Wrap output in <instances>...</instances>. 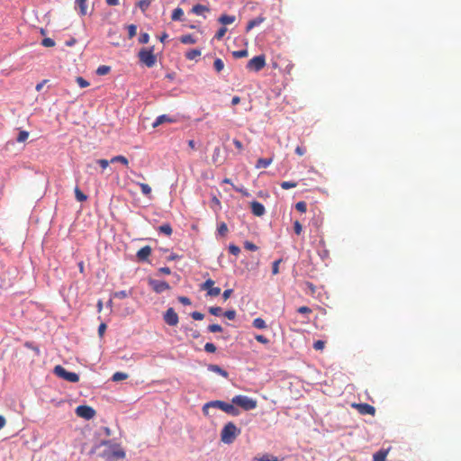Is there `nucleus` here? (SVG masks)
I'll list each match as a JSON object with an SVG mask.
<instances>
[{
	"label": "nucleus",
	"mask_w": 461,
	"mask_h": 461,
	"mask_svg": "<svg viewBox=\"0 0 461 461\" xmlns=\"http://www.w3.org/2000/svg\"><path fill=\"white\" fill-rule=\"evenodd\" d=\"M240 433V429L233 422H228L221 432V440L225 444H231Z\"/></svg>",
	"instance_id": "f257e3e1"
},
{
	"label": "nucleus",
	"mask_w": 461,
	"mask_h": 461,
	"mask_svg": "<svg viewBox=\"0 0 461 461\" xmlns=\"http://www.w3.org/2000/svg\"><path fill=\"white\" fill-rule=\"evenodd\" d=\"M138 58L140 61L148 68L154 67L157 62V58L154 54V47L149 49L142 48L138 53Z\"/></svg>",
	"instance_id": "f03ea898"
},
{
	"label": "nucleus",
	"mask_w": 461,
	"mask_h": 461,
	"mask_svg": "<svg viewBox=\"0 0 461 461\" xmlns=\"http://www.w3.org/2000/svg\"><path fill=\"white\" fill-rule=\"evenodd\" d=\"M231 402L245 411H250L257 407V401L245 395H237L232 398Z\"/></svg>",
	"instance_id": "7ed1b4c3"
},
{
	"label": "nucleus",
	"mask_w": 461,
	"mask_h": 461,
	"mask_svg": "<svg viewBox=\"0 0 461 461\" xmlns=\"http://www.w3.org/2000/svg\"><path fill=\"white\" fill-rule=\"evenodd\" d=\"M54 373L59 377H61L64 380L71 382V383H77L79 381V376L77 374L68 372L61 366H56L54 368Z\"/></svg>",
	"instance_id": "20e7f679"
},
{
	"label": "nucleus",
	"mask_w": 461,
	"mask_h": 461,
	"mask_svg": "<svg viewBox=\"0 0 461 461\" xmlns=\"http://www.w3.org/2000/svg\"><path fill=\"white\" fill-rule=\"evenodd\" d=\"M266 66V58L264 55H259L252 58L247 64V68L250 71L258 72Z\"/></svg>",
	"instance_id": "39448f33"
},
{
	"label": "nucleus",
	"mask_w": 461,
	"mask_h": 461,
	"mask_svg": "<svg viewBox=\"0 0 461 461\" xmlns=\"http://www.w3.org/2000/svg\"><path fill=\"white\" fill-rule=\"evenodd\" d=\"M76 414L85 420H91L95 415V411L87 405H79L76 409Z\"/></svg>",
	"instance_id": "423d86ee"
},
{
	"label": "nucleus",
	"mask_w": 461,
	"mask_h": 461,
	"mask_svg": "<svg viewBox=\"0 0 461 461\" xmlns=\"http://www.w3.org/2000/svg\"><path fill=\"white\" fill-rule=\"evenodd\" d=\"M352 406L362 415L375 414V408L368 403H355Z\"/></svg>",
	"instance_id": "0eeeda50"
},
{
	"label": "nucleus",
	"mask_w": 461,
	"mask_h": 461,
	"mask_svg": "<svg viewBox=\"0 0 461 461\" xmlns=\"http://www.w3.org/2000/svg\"><path fill=\"white\" fill-rule=\"evenodd\" d=\"M164 321L167 324L170 326H176L178 323V315L176 314L173 308H169L167 310L164 315Z\"/></svg>",
	"instance_id": "6e6552de"
},
{
	"label": "nucleus",
	"mask_w": 461,
	"mask_h": 461,
	"mask_svg": "<svg viewBox=\"0 0 461 461\" xmlns=\"http://www.w3.org/2000/svg\"><path fill=\"white\" fill-rule=\"evenodd\" d=\"M214 285V281L212 279H207L202 285V289L208 290V295L210 296H218L221 294V288L212 287Z\"/></svg>",
	"instance_id": "1a4fd4ad"
},
{
	"label": "nucleus",
	"mask_w": 461,
	"mask_h": 461,
	"mask_svg": "<svg viewBox=\"0 0 461 461\" xmlns=\"http://www.w3.org/2000/svg\"><path fill=\"white\" fill-rule=\"evenodd\" d=\"M149 285L156 293H162L170 289L169 285L165 281L150 280Z\"/></svg>",
	"instance_id": "9d476101"
},
{
	"label": "nucleus",
	"mask_w": 461,
	"mask_h": 461,
	"mask_svg": "<svg viewBox=\"0 0 461 461\" xmlns=\"http://www.w3.org/2000/svg\"><path fill=\"white\" fill-rule=\"evenodd\" d=\"M224 403H225V402H222V401L209 402L203 405V411L205 415H209L210 408L217 407V408L222 410Z\"/></svg>",
	"instance_id": "9b49d317"
},
{
	"label": "nucleus",
	"mask_w": 461,
	"mask_h": 461,
	"mask_svg": "<svg viewBox=\"0 0 461 461\" xmlns=\"http://www.w3.org/2000/svg\"><path fill=\"white\" fill-rule=\"evenodd\" d=\"M250 207L253 214L256 216H262L265 213V207L257 201L252 202Z\"/></svg>",
	"instance_id": "f8f14e48"
},
{
	"label": "nucleus",
	"mask_w": 461,
	"mask_h": 461,
	"mask_svg": "<svg viewBox=\"0 0 461 461\" xmlns=\"http://www.w3.org/2000/svg\"><path fill=\"white\" fill-rule=\"evenodd\" d=\"M150 254H151V248L149 246H145V247L141 248L137 252V257H138L139 260L145 261L148 259V258L150 256Z\"/></svg>",
	"instance_id": "ddd939ff"
},
{
	"label": "nucleus",
	"mask_w": 461,
	"mask_h": 461,
	"mask_svg": "<svg viewBox=\"0 0 461 461\" xmlns=\"http://www.w3.org/2000/svg\"><path fill=\"white\" fill-rule=\"evenodd\" d=\"M221 411L233 416H237L240 414L239 409L235 407L233 403L231 404L225 402Z\"/></svg>",
	"instance_id": "4468645a"
},
{
	"label": "nucleus",
	"mask_w": 461,
	"mask_h": 461,
	"mask_svg": "<svg viewBox=\"0 0 461 461\" xmlns=\"http://www.w3.org/2000/svg\"><path fill=\"white\" fill-rule=\"evenodd\" d=\"M175 122V120H173L172 118L168 117L166 114H162V115H159L158 117H157L155 122L152 123V126H153V128H156L164 122Z\"/></svg>",
	"instance_id": "2eb2a0df"
},
{
	"label": "nucleus",
	"mask_w": 461,
	"mask_h": 461,
	"mask_svg": "<svg viewBox=\"0 0 461 461\" xmlns=\"http://www.w3.org/2000/svg\"><path fill=\"white\" fill-rule=\"evenodd\" d=\"M236 17L234 15L222 14L218 19L219 23L223 25L231 24L235 22Z\"/></svg>",
	"instance_id": "dca6fc26"
},
{
	"label": "nucleus",
	"mask_w": 461,
	"mask_h": 461,
	"mask_svg": "<svg viewBox=\"0 0 461 461\" xmlns=\"http://www.w3.org/2000/svg\"><path fill=\"white\" fill-rule=\"evenodd\" d=\"M388 450L381 449L373 455V461H386Z\"/></svg>",
	"instance_id": "f3484780"
},
{
	"label": "nucleus",
	"mask_w": 461,
	"mask_h": 461,
	"mask_svg": "<svg viewBox=\"0 0 461 461\" xmlns=\"http://www.w3.org/2000/svg\"><path fill=\"white\" fill-rule=\"evenodd\" d=\"M208 369L212 372H214V373H217V374L222 375L225 378L228 377V373L217 365H209Z\"/></svg>",
	"instance_id": "a211bd4d"
},
{
	"label": "nucleus",
	"mask_w": 461,
	"mask_h": 461,
	"mask_svg": "<svg viewBox=\"0 0 461 461\" xmlns=\"http://www.w3.org/2000/svg\"><path fill=\"white\" fill-rule=\"evenodd\" d=\"M86 0H76L75 4L79 8V14L80 15H86Z\"/></svg>",
	"instance_id": "6ab92c4d"
},
{
	"label": "nucleus",
	"mask_w": 461,
	"mask_h": 461,
	"mask_svg": "<svg viewBox=\"0 0 461 461\" xmlns=\"http://www.w3.org/2000/svg\"><path fill=\"white\" fill-rule=\"evenodd\" d=\"M131 294H132V289H130V290H122V291L115 292L113 294V296L114 298L123 299Z\"/></svg>",
	"instance_id": "aec40b11"
},
{
	"label": "nucleus",
	"mask_w": 461,
	"mask_h": 461,
	"mask_svg": "<svg viewBox=\"0 0 461 461\" xmlns=\"http://www.w3.org/2000/svg\"><path fill=\"white\" fill-rule=\"evenodd\" d=\"M180 41L183 44H194L196 42V39L191 34H185L180 37Z\"/></svg>",
	"instance_id": "412c9836"
},
{
	"label": "nucleus",
	"mask_w": 461,
	"mask_h": 461,
	"mask_svg": "<svg viewBox=\"0 0 461 461\" xmlns=\"http://www.w3.org/2000/svg\"><path fill=\"white\" fill-rule=\"evenodd\" d=\"M209 8L203 5H195L192 8V12L197 15H201L203 12H208Z\"/></svg>",
	"instance_id": "4be33fe9"
},
{
	"label": "nucleus",
	"mask_w": 461,
	"mask_h": 461,
	"mask_svg": "<svg viewBox=\"0 0 461 461\" xmlns=\"http://www.w3.org/2000/svg\"><path fill=\"white\" fill-rule=\"evenodd\" d=\"M199 56H201V50L197 49L190 50L185 53V58L189 60H193Z\"/></svg>",
	"instance_id": "5701e85b"
},
{
	"label": "nucleus",
	"mask_w": 461,
	"mask_h": 461,
	"mask_svg": "<svg viewBox=\"0 0 461 461\" xmlns=\"http://www.w3.org/2000/svg\"><path fill=\"white\" fill-rule=\"evenodd\" d=\"M271 158H259L257 161L256 167L257 168H266L271 163Z\"/></svg>",
	"instance_id": "b1692460"
},
{
	"label": "nucleus",
	"mask_w": 461,
	"mask_h": 461,
	"mask_svg": "<svg viewBox=\"0 0 461 461\" xmlns=\"http://www.w3.org/2000/svg\"><path fill=\"white\" fill-rule=\"evenodd\" d=\"M183 15H184V12H183L182 8L177 7L173 11L171 18L173 21H180L182 19Z\"/></svg>",
	"instance_id": "393cba45"
},
{
	"label": "nucleus",
	"mask_w": 461,
	"mask_h": 461,
	"mask_svg": "<svg viewBox=\"0 0 461 461\" xmlns=\"http://www.w3.org/2000/svg\"><path fill=\"white\" fill-rule=\"evenodd\" d=\"M128 378V375L126 373H122V372H116L113 375V382H120V381H122V380H125Z\"/></svg>",
	"instance_id": "a878e982"
},
{
	"label": "nucleus",
	"mask_w": 461,
	"mask_h": 461,
	"mask_svg": "<svg viewBox=\"0 0 461 461\" xmlns=\"http://www.w3.org/2000/svg\"><path fill=\"white\" fill-rule=\"evenodd\" d=\"M76 198L79 202H85L87 199V196L80 190L78 186L75 188Z\"/></svg>",
	"instance_id": "bb28decb"
},
{
	"label": "nucleus",
	"mask_w": 461,
	"mask_h": 461,
	"mask_svg": "<svg viewBox=\"0 0 461 461\" xmlns=\"http://www.w3.org/2000/svg\"><path fill=\"white\" fill-rule=\"evenodd\" d=\"M213 68L216 72L220 73L224 68V63L223 61L217 58L213 62Z\"/></svg>",
	"instance_id": "cd10ccee"
},
{
	"label": "nucleus",
	"mask_w": 461,
	"mask_h": 461,
	"mask_svg": "<svg viewBox=\"0 0 461 461\" xmlns=\"http://www.w3.org/2000/svg\"><path fill=\"white\" fill-rule=\"evenodd\" d=\"M158 230L167 236H170L172 234V228L167 223L159 226Z\"/></svg>",
	"instance_id": "c85d7f7f"
},
{
	"label": "nucleus",
	"mask_w": 461,
	"mask_h": 461,
	"mask_svg": "<svg viewBox=\"0 0 461 461\" xmlns=\"http://www.w3.org/2000/svg\"><path fill=\"white\" fill-rule=\"evenodd\" d=\"M253 326L257 329H265L267 327L266 322L261 318H257L253 321Z\"/></svg>",
	"instance_id": "c756f323"
},
{
	"label": "nucleus",
	"mask_w": 461,
	"mask_h": 461,
	"mask_svg": "<svg viewBox=\"0 0 461 461\" xmlns=\"http://www.w3.org/2000/svg\"><path fill=\"white\" fill-rule=\"evenodd\" d=\"M111 68L109 66H100L96 70V74L99 76H104L110 72Z\"/></svg>",
	"instance_id": "7c9ffc66"
},
{
	"label": "nucleus",
	"mask_w": 461,
	"mask_h": 461,
	"mask_svg": "<svg viewBox=\"0 0 461 461\" xmlns=\"http://www.w3.org/2000/svg\"><path fill=\"white\" fill-rule=\"evenodd\" d=\"M248 55H249V52L247 50H236V51L232 52V56L236 59L245 58Z\"/></svg>",
	"instance_id": "2f4dec72"
},
{
	"label": "nucleus",
	"mask_w": 461,
	"mask_h": 461,
	"mask_svg": "<svg viewBox=\"0 0 461 461\" xmlns=\"http://www.w3.org/2000/svg\"><path fill=\"white\" fill-rule=\"evenodd\" d=\"M325 345H326V341L324 340H316L314 343H313V348L315 350H318V351H322L325 348Z\"/></svg>",
	"instance_id": "473e14b6"
},
{
	"label": "nucleus",
	"mask_w": 461,
	"mask_h": 461,
	"mask_svg": "<svg viewBox=\"0 0 461 461\" xmlns=\"http://www.w3.org/2000/svg\"><path fill=\"white\" fill-rule=\"evenodd\" d=\"M295 209L300 212H305L307 211V203L303 201L298 202L295 204Z\"/></svg>",
	"instance_id": "72a5a7b5"
},
{
	"label": "nucleus",
	"mask_w": 461,
	"mask_h": 461,
	"mask_svg": "<svg viewBox=\"0 0 461 461\" xmlns=\"http://www.w3.org/2000/svg\"><path fill=\"white\" fill-rule=\"evenodd\" d=\"M29 137V132L26 131H21L17 136V141L18 142H23L25 141Z\"/></svg>",
	"instance_id": "f704fd0d"
},
{
	"label": "nucleus",
	"mask_w": 461,
	"mask_h": 461,
	"mask_svg": "<svg viewBox=\"0 0 461 461\" xmlns=\"http://www.w3.org/2000/svg\"><path fill=\"white\" fill-rule=\"evenodd\" d=\"M149 5H150L149 0H140L138 3V6L141 9L142 12H145L149 8Z\"/></svg>",
	"instance_id": "c9c22d12"
},
{
	"label": "nucleus",
	"mask_w": 461,
	"mask_h": 461,
	"mask_svg": "<svg viewBox=\"0 0 461 461\" xmlns=\"http://www.w3.org/2000/svg\"><path fill=\"white\" fill-rule=\"evenodd\" d=\"M111 163L121 162L124 165L128 164V159L123 156H116L110 160Z\"/></svg>",
	"instance_id": "e433bc0d"
},
{
	"label": "nucleus",
	"mask_w": 461,
	"mask_h": 461,
	"mask_svg": "<svg viewBox=\"0 0 461 461\" xmlns=\"http://www.w3.org/2000/svg\"><path fill=\"white\" fill-rule=\"evenodd\" d=\"M227 32V28L226 27H221L218 32H216L214 38L217 39L218 41L221 40L223 38V36L225 35V33Z\"/></svg>",
	"instance_id": "4c0bfd02"
},
{
	"label": "nucleus",
	"mask_w": 461,
	"mask_h": 461,
	"mask_svg": "<svg viewBox=\"0 0 461 461\" xmlns=\"http://www.w3.org/2000/svg\"><path fill=\"white\" fill-rule=\"evenodd\" d=\"M208 330L210 332H221L222 331V328L219 324H212L208 326Z\"/></svg>",
	"instance_id": "58836bf2"
},
{
	"label": "nucleus",
	"mask_w": 461,
	"mask_h": 461,
	"mask_svg": "<svg viewBox=\"0 0 461 461\" xmlns=\"http://www.w3.org/2000/svg\"><path fill=\"white\" fill-rule=\"evenodd\" d=\"M149 41V33L147 32H142L140 35V38H139V41L140 43H142V44H146L148 43Z\"/></svg>",
	"instance_id": "ea45409f"
},
{
	"label": "nucleus",
	"mask_w": 461,
	"mask_h": 461,
	"mask_svg": "<svg viewBox=\"0 0 461 461\" xmlns=\"http://www.w3.org/2000/svg\"><path fill=\"white\" fill-rule=\"evenodd\" d=\"M227 231H228V227H227L226 223L221 222L218 227L219 234H221V236H224L227 233Z\"/></svg>",
	"instance_id": "a19ab883"
},
{
	"label": "nucleus",
	"mask_w": 461,
	"mask_h": 461,
	"mask_svg": "<svg viewBox=\"0 0 461 461\" xmlns=\"http://www.w3.org/2000/svg\"><path fill=\"white\" fill-rule=\"evenodd\" d=\"M41 44L44 47H53L55 46V41L50 38H44L41 41Z\"/></svg>",
	"instance_id": "79ce46f5"
},
{
	"label": "nucleus",
	"mask_w": 461,
	"mask_h": 461,
	"mask_svg": "<svg viewBox=\"0 0 461 461\" xmlns=\"http://www.w3.org/2000/svg\"><path fill=\"white\" fill-rule=\"evenodd\" d=\"M77 83L78 84V86L82 88L84 87H86L89 86V82L86 81L85 78L81 77H77Z\"/></svg>",
	"instance_id": "37998d69"
},
{
	"label": "nucleus",
	"mask_w": 461,
	"mask_h": 461,
	"mask_svg": "<svg viewBox=\"0 0 461 461\" xmlns=\"http://www.w3.org/2000/svg\"><path fill=\"white\" fill-rule=\"evenodd\" d=\"M204 350L208 353H214L216 351V347L212 343H206L204 345Z\"/></svg>",
	"instance_id": "c03bdc74"
},
{
	"label": "nucleus",
	"mask_w": 461,
	"mask_h": 461,
	"mask_svg": "<svg viewBox=\"0 0 461 461\" xmlns=\"http://www.w3.org/2000/svg\"><path fill=\"white\" fill-rule=\"evenodd\" d=\"M244 248L248 250L256 251L258 249V247L250 242V241H245L244 242Z\"/></svg>",
	"instance_id": "a18cd8bd"
},
{
	"label": "nucleus",
	"mask_w": 461,
	"mask_h": 461,
	"mask_svg": "<svg viewBox=\"0 0 461 461\" xmlns=\"http://www.w3.org/2000/svg\"><path fill=\"white\" fill-rule=\"evenodd\" d=\"M209 312L214 316H219L221 313V308L218 306L210 307Z\"/></svg>",
	"instance_id": "49530a36"
},
{
	"label": "nucleus",
	"mask_w": 461,
	"mask_h": 461,
	"mask_svg": "<svg viewBox=\"0 0 461 461\" xmlns=\"http://www.w3.org/2000/svg\"><path fill=\"white\" fill-rule=\"evenodd\" d=\"M129 38H133L137 33V27L134 24H131L128 27Z\"/></svg>",
	"instance_id": "de8ad7c7"
},
{
	"label": "nucleus",
	"mask_w": 461,
	"mask_h": 461,
	"mask_svg": "<svg viewBox=\"0 0 461 461\" xmlns=\"http://www.w3.org/2000/svg\"><path fill=\"white\" fill-rule=\"evenodd\" d=\"M258 461H277V458L270 456V455H265L260 458H255Z\"/></svg>",
	"instance_id": "09e8293b"
},
{
	"label": "nucleus",
	"mask_w": 461,
	"mask_h": 461,
	"mask_svg": "<svg viewBox=\"0 0 461 461\" xmlns=\"http://www.w3.org/2000/svg\"><path fill=\"white\" fill-rule=\"evenodd\" d=\"M294 232L297 235H300L302 233V231H303V227H302L301 223L298 221H294Z\"/></svg>",
	"instance_id": "8fccbe9b"
},
{
	"label": "nucleus",
	"mask_w": 461,
	"mask_h": 461,
	"mask_svg": "<svg viewBox=\"0 0 461 461\" xmlns=\"http://www.w3.org/2000/svg\"><path fill=\"white\" fill-rule=\"evenodd\" d=\"M229 250L232 255H235V256L239 255V253L240 252V248L233 244L229 246Z\"/></svg>",
	"instance_id": "3c124183"
},
{
	"label": "nucleus",
	"mask_w": 461,
	"mask_h": 461,
	"mask_svg": "<svg viewBox=\"0 0 461 461\" xmlns=\"http://www.w3.org/2000/svg\"><path fill=\"white\" fill-rule=\"evenodd\" d=\"M224 316L229 320H234L236 317V312L234 310H228L224 312Z\"/></svg>",
	"instance_id": "603ef678"
},
{
	"label": "nucleus",
	"mask_w": 461,
	"mask_h": 461,
	"mask_svg": "<svg viewBox=\"0 0 461 461\" xmlns=\"http://www.w3.org/2000/svg\"><path fill=\"white\" fill-rule=\"evenodd\" d=\"M261 23V20H252L249 21L247 25V31L251 30L253 27L258 25Z\"/></svg>",
	"instance_id": "864d4df0"
},
{
	"label": "nucleus",
	"mask_w": 461,
	"mask_h": 461,
	"mask_svg": "<svg viewBox=\"0 0 461 461\" xmlns=\"http://www.w3.org/2000/svg\"><path fill=\"white\" fill-rule=\"evenodd\" d=\"M191 316L195 321H201V320L203 319V314L202 312H192Z\"/></svg>",
	"instance_id": "5fc2aeb1"
},
{
	"label": "nucleus",
	"mask_w": 461,
	"mask_h": 461,
	"mask_svg": "<svg viewBox=\"0 0 461 461\" xmlns=\"http://www.w3.org/2000/svg\"><path fill=\"white\" fill-rule=\"evenodd\" d=\"M140 188L143 194H149L151 192V188L147 184H140Z\"/></svg>",
	"instance_id": "6e6d98bb"
},
{
	"label": "nucleus",
	"mask_w": 461,
	"mask_h": 461,
	"mask_svg": "<svg viewBox=\"0 0 461 461\" xmlns=\"http://www.w3.org/2000/svg\"><path fill=\"white\" fill-rule=\"evenodd\" d=\"M95 163L99 164L101 166L102 169H105L109 165V161L106 159H98L95 161Z\"/></svg>",
	"instance_id": "4d7b16f0"
},
{
	"label": "nucleus",
	"mask_w": 461,
	"mask_h": 461,
	"mask_svg": "<svg viewBox=\"0 0 461 461\" xmlns=\"http://www.w3.org/2000/svg\"><path fill=\"white\" fill-rule=\"evenodd\" d=\"M178 301L183 303L184 305H190L191 304V301L189 298L185 297V296H179L178 297Z\"/></svg>",
	"instance_id": "13d9d810"
},
{
	"label": "nucleus",
	"mask_w": 461,
	"mask_h": 461,
	"mask_svg": "<svg viewBox=\"0 0 461 461\" xmlns=\"http://www.w3.org/2000/svg\"><path fill=\"white\" fill-rule=\"evenodd\" d=\"M106 330V324L101 323L98 327V334L100 337H103Z\"/></svg>",
	"instance_id": "bf43d9fd"
},
{
	"label": "nucleus",
	"mask_w": 461,
	"mask_h": 461,
	"mask_svg": "<svg viewBox=\"0 0 461 461\" xmlns=\"http://www.w3.org/2000/svg\"><path fill=\"white\" fill-rule=\"evenodd\" d=\"M255 338L260 343H263V344L268 343V339L266 337H264L263 335H257Z\"/></svg>",
	"instance_id": "052dcab7"
},
{
	"label": "nucleus",
	"mask_w": 461,
	"mask_h": 461,
	"mask_svg": "<svg viewBox=\"0 0 461 461\" xmlns=\"http://www.w3.org/2000/svg\"><path fill=\"white\" fill-rule=\"evenodd\" d=\"M280 262H281V259H278L274 262L273 267H272V272L274 275H276L278 273V265Z\"/></svg>",
	"instance_id": "680f3d73"
},
{
	"label": "nucleus",
	"mask_w": 461,
	"mask_h": 461,
	"mask_svg": "<svg viewBox=\"0 0 461 461\" xmlns=\"http://www.w3.org/2000/svg\"><path fill=\"white\" fill-rule=\"evenodd\" d=\"M233 290L232 289H227L223 292L222 294V297L223 299L226 301L227 299L230 298V296L231 295Z\"/></svg>",
	"instance_id": "e2e57ef3"
},
{
	"label": "nucleus",
	"mask_w": 461,
	"mask_h": 461,
	"mask_svg": "<svg viewBox=\"0 0 461 461\" xmlns=\"http://www.w3.org/2000/svg\"><path fill=\"white\" fill-rule=\"evenodd\" d=\"M233 144L240 151H241L243 149V145H242L241 141H240L239 140H237V139L233 140Z\"/></svg>",
	"instance_id": "0e129e2a"
},
{
	"label": "nucleus",
	"mask_w": 461,
	"mask_h": 461,
	"mask_svg": "<svg viewBox=\"0 0 461 461\" xmlns=\"http://www.w3.org/2000/svg\"><path fill=\"white\" fill-rule=\"evenodd\" d=\"M298 312L301 313H310L312 310L307 306H302L298 309Z\"/></svg>",
	"instance_id": "69168bd1"
},
{
	"label": "nucleus",
	"mask_w": 461,
	"mask_h": 461,
	"mask_svg": "<svg viewBox=\"0 0 461 461\" xmlns=\"http://www.w3.org/2000/svg\"><path fill=\"white\" fill-rule=\"evenodd\" d=\"M158 271L162 274H165V275H169L171 273L170 271V268L169 267H160L158 269Z\"/></svg>",
	"instance_id": "338daca9"
},
{
	"label": "nucleus",
	"mask_w": 461,
	"mask_h": 461,
	"mask_svg": "<svg viewBox=\"0 0 461 461\" xmlns=\"http://www.w3.org/2000/svg\"><path fill=\"white\" fill-rule=\"evenodd\" d=\"M113 456L119 458L124 457L125 454L122 450H117L113 452Z\"/></svg>",
	"instance_id": "774afa93"
}]
</instances>
